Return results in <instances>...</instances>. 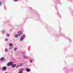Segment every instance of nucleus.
<instances>
[{"instance_id":"obj_8","label":"nucleus","mask_w":73,"mask_h":73,"mask_svg":"<svg viewBox=\"0 0 73 73\" xmlns=\"http://www.w3.org/2000/svg\"><path fill=\"white\" fill-rule=\"evenodd\" d=\"M9 46H13V44H12L10 43L9 44Z\"/></svg>"},{"instance_id":"obj_12","label":"nucleus","mask_w":73,"mask_h":73,"mask_svg":"<svg viewBox=\"0 0 73 73\" xmlns=\"http://www.w3.org/2000/svg\"><path fill=\"white\" fill-rule=\"evenodd\" d=\"M5 51L7 52H8V50H7V48L5 49Z\"/></svg>"},{"instance_id":"obj_18","label":"nucleus","mask_w":73,"mask_h":73,"mask_svg":"<svg viewBox=\"0 0 73 73\" xmlns=\"http://www.w3.org/2000/svg\"><path fill=\"white\" fill-rule=\"evenodd\" d=\"M22 65H23V64L21 63V64H20V65L19 66H22Z\"/></svg>"},{"instance_id":"obj_13","label":"nucleus","mask_w":73,"mask_h":73,"mask_svg":"<svg viewBox=\"0 0 73 73\" xmlns=\"http://www.w3.org/2000/svg\"><path fill=\"white\" fill-rule=\"evenodd\" d=\"M7 37H9V34H7Z\"/></svg>"},{"instance_id":"obj_17","label":"nucleus","mask_w":73,"mask_h":73,"mask_svg":"<svg viewBox=\"0 0 73 73\" xmlns=\"http://www.w3.org/2000/svg\"><path fill=\"white\" fill-rule=\"evenodd\" d=\"M17 48H16L14 49V50H17Z\"/></svg>"},{"instance_id":"obj_4","label":"nucleus","mask_w":73,"mask_h":73,"mask_svg":"<svg viewBox=\"0 0 73 73\" xmlns=\"http://www.w3.org/2000/svg\"><path fill=\"white\" fill-rule=\"evenodd\" d=\"M5 60V59L4 58L2 57L0 59L1 61H4Z\"/></svg>"},{"instance_id":"obj_11","label":"nucleus","mask_w":73,"mask_h":73,"mask_svg":"<svg viewBox=\"0 0 73 73\" xmlns=\"http://www.w3.org/2000/svg\"><path fill=\"white\" fill-rule=\"evenodd\" d=\"M21 70L22 71H23V70H24V68H22V69H21Z\"/></svg>"},{"instance_id":"obj_1","label":"nucleus","mask_w":73,"mask_h":73,"mask_svg":"<svg viewBox=\"0 0 73 73\" xmlns=\"http://www.w3.org/2000/svg\"><path fill=\"white\" fill-rule=\"evenodd\" d=\"M25 38V35H24L21 36L20 39V41H23L24 38Z\"/></svg>"},{"instance_id":"obj_7","label":"nucleus","mask_w":73,"mask_h":73,"mask_svg":"<svg viewBox=\"0 0 73 73\" xmlns=\"http://www.w3.org/2000/svg\"><path fill=\"white\" fill-rule=\"evenodd\" d=\"M12 65V67H13V68H15V67L16 65V64H14Z\"/></svg>"},{"instance_id":"obj_20","label":"nucleus","mask_w":73,"mask_h":73,"mask_svg":"<svg viewBox=\"0 0 73 73\" xmlns=\"http://www.w3.org/2000/svg\"><path fill=\"white\" fill-rule=\"evenodd\" d=\"M20 66H17V68H19V67H20Z\"/></svg>"},{"instance_id":"obj_3","label":"nucleus","mask_w":73,"mask_h":73,"mask_svg":"<svg viewBox=\"0 0 73 73\" xmlns=\"http://www.w3.org/2000/svg\"><path fill=\"white\" fill-rule=\"evenodd\" d=\"M23 33V31H19L18 33V36H21V34Z\"/></svg>"},{"instance_id":"obj_5","label":"nucleus","mask_w":73,"mask_h":73,"mask_svg":"<svg viewBox=\"0 0 73 73\" xmlns=\"http://www.w3.org/2000/svg\"><path fill=\"white\" fill-rule=\"evenodd\" d=\"M6 69H7V67L5 66H4L3 68V70H6Z\"/></svg>"},{"instance_id":"obj_9","label":"nucleus","mask_w":73,"mask_h":73,"mask_svg":"<svg viewBox=\"0 0 73 73\" xmlns=\"http://www.w3.org/2000/svg\"><path fill=\"white\" fill-rule=\"evenodd\" d=\"M24 58H25V59H27L28 58V57L27 56H24Z\"/></svg>"},{"instance_id":"obj_10","label":"nucleus","mask_w":73,"mask_h":73,"mask_svg":"<svg viewBox=\"0 0 73 73\" xmlns=\"http://www.w3.org/2000/svg\"><path fill=\"white\" fill-rule=\"evenodd\" d=\"M15 37L16 38H17V37H18V35H15Z\"/></svg>"},{"instance_id":"obj_2","label":"nucleus","mask_w":73,"mask_h":73,"mask_svg":"<svg viewBox=\"0 0 73 73\" xmlns=\"http://www.w3.org/2000/svg\"><path fill=\"white\" fill-rule=\"evenodd\" d=\"M13 62H9L7 64V66H11V65H13Z\"/></svg>"},{"instance_id":"obj_6","label":"nucleus","mask_w":73,"mask_h":73,"mask_svg":"<svg viewBox=\"0 0 73 73\" xmlns=\"http://www.w3.org/2000/svg\"><path fill=\"white\" fill-rule=\"evenodd\" d=\"M31 71V70L29 69L28 68H27L26 69V71L27 72H30Z\"/></svg>"},{"instance_id":"obj_15","label":"nucleus","mask_w":73,"mask_h":73,"mask_svg":"<svg viewBox=\"0 0 73 73\" xmlns=\"http://www.w3.org/2000/svg\"><path fill=\"white\" fill-rule=\"evenodd\" d=\"M2 4V2L0 1V6Z\"/></svg>"},{"instance_id":"obj_14","label":"nucleus","mask_w":73,"mask_h":73,"mask_svg":"<svg viewBox=\"0 0 73 73\" xmlns=\"http://www.w3.org/2000/svg\"><path fill=\"white\" fill-rule=\"evenodd\" d=\"M30 62H32L33 61V60H30Z\"/></svg>"},{"instance_id":"obj_16","label":"nucleus","mask_w":73,"mask_h":73,"mask_svg":"<svg viewBox=\"0 0 73 73\" xmlns=\"http://www.w3.org/2000/svg\"><path fill=\"white\" fill-rule=\"evenodd\" d=\"M2 32L3 33H4L5 32V31H2Z\"/></svg>"},{"instance_id":"obj_19","label":"nucleus","mask_w":73,"mask_h":73,"mask_svg":"<svg viewBox=\"0 0 73 73\" xmlns=\"http://www.w3.org/2000/svg\"><path fill=\"white\" fill-rule=\"evenodd\" d=\"M8 39L7 38L5 39V41H7L8 40Z\"/></svg>"}]
</instances>
